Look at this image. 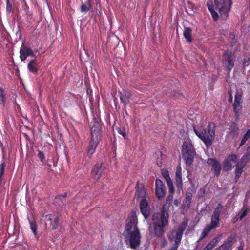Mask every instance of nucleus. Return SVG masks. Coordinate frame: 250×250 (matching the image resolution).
<instances>
[{"label": "nucleus", "mask_w": 250, "mask_h": 250, "mask_svg": "<svg viewBox=\"0 0 250 250\" xmlns=\"http://www.w3.org/2000/svg\"><path fill=\"white\" fill-rule=\"evenodd\" d=\"M235 241V235L231 234L228 239L224 242V244L227 245L230 248L234 242Z\"/></svg>", "instance_id": "30"}, {"label": "nucleus", "mask_w": 250, "mask_h": 250, "mask_svg": "<svg viewBox=\"0 0 250 250\" xmlns=\"http://www.w3.org/2000/svg\"><path fill=\"white\" fill-rule=\"evenodd\" d=\"M182 147V154L195 152L192 141L189 139L186 140L184 142Z\"/></svg>", "instance_id": "17"}, {"label": "nucleus", "mask_w": 250, "mask_h": 250, "mask_svg": "<svg viewBox=\"0 0 250 250\" xmlns=\"http://www.w3.org/2000/svg\"><path fill=\"white\" fill-rule=\"evenodd\" d=\"M247 159V156H243L241 159V161L239 163L237 164L235 169V176L236 178H239L241 176L242 171L243 168L246 165L247 162L245 160Z\"/></svg>", "instance_id": "18"}, {"label": "nucleus", "mask_w": 250, "mask_h": 250, "mask_svg": "<svg viewBox=\"0 0 250 250\" xmlns=\"http://www.w3.org/2000/svg\"><path fill=\"white\" fill-rule=\"evenodd\" d=\"M123 235L127 247L135 250L141 245V233L138 227V219L135 214L127 218Z\"/></svg>", "instance_id": "1"}, {"label": "nucleus", "mask_w": 250, "mask_h": 250, "mask_svg": "<svg viewBox=\"0 0 250 250\" xmlns=\"http://www.w3.org/2000/svg\"><path fill=\"white\" fill-rule=\"evenodd\" d=\"M229 97L228 101L229 102H232V99H233L232 95L230 91H229Z\"/></svg>", "instance_id": "46"}, {"label": "nucleus", "mask_w": 250, "mask_h": 250, "mask_svg": "<svg viewBox=\"0 0 250 250\" xmlns=\"http://www.w3.org/2000/svg\"><path fill=\"white\" fill-rule=\"evenodd\" d=\"M175 179L176 185L178 188L181 189L182 186V169L180 166L177 167L175 173Z\"/></svg>", "instance_id": "22"}, {"label": "nucleus", "mask_w": 250, "mask_h": 250, "mask_svg": "<svg viewBox=\"0 0 250 250\" xmlns=\"http://www.w3.org/2000/svg\"><path fill=\"white\" fill-rule=\"evenodd\" d=\"M249 58H245L243 61V65L244 66H247L249 65Z\"/></svg>", "instance_id": "42"}, {"label": "nucleus", "mask_w": 250, "mask_h": 250, "mask_svg": "<svg viewBox=\"0 0 250 250\" xmlns=\"http://www.w3.org/2000/svg\"><path fill=\"white\" fill-rule=\"evenodd\" d=\"M191 32L192 30L190 28H185L184 30V36L187 42H190L192 41Z\"/></svg>", "instance_id": "29"}, {"label": "nucleus", "mask_w": 250, "mask_h": 250, "mask_svg": "<svg viewBox=\"0 0 250 250\" xmlns=\"http://www.w3.org/2000/svg\"><path fill=\"white\" fill-rule=\"evenodd\" d=\"M100 140L90 138L88 144L87 148L86 149L87 156L90 158L94 153L96 148H97Z\"/></svg>", "instance_id": "14"}, {"label": "nucleus", "mask_w": 250, "mask_h": 250, "mask_svg": "<svg viewBox=\"0 0 250 250\" xmlns=\"http://www.w3.org/2000/svg\"><path fill=\"white\" fill-rule=\"evenodd\" d=\"M16 35L17 37H19V40H21V39L22 34H21V33L20 32L19 28L17 31V32L16 33Z\"/></svg>", "instance_id": "44"}, {"label": "nucleus", "mask_w": 250, "mask_h": 250, "mask_svg": "<svg viewBox=\"0 0 250 250\" xmlns=\"http://www.w3.org/2000/svg\"><path fill=\"white\" fill-rule=\"evenodd\" d=\"M28 70L33 73H36L39 69L38 63L36 59H32L27 65Z\"/></svg>", "instance_id": "23"}, {"label": "nucleus", "mask_w": 250, "mask_h": 250, "mask_svg": "<svg viewBox=\"0 0 250 250\" xmlns=\"http://www.w3.org/2000/svg\"><path fill=\"white\" fill-rule=\"evenodd\" d=\"M188 223V221L185 220L183 221L182 223L178 226V230L176 231L174 240L175 245L174 247H173V250H176L179 244L181 242L183 232L185 230Z\"/></svg>", "instance_id": "10"}, {"label": "nucleus", "mask_w": 250, "mask_h": 250, "mask_svg": "<svg viewBox=\"0 0 250 250\" xmlns=\"http://www.w3.org/2000/svg\"><path fill=\"white\" fill-rule=\"evenodd\" d=\"M172 203V196L168 195L166 203L163 205L160 212L154 213L152 217L153 233L155 236L162 238L164 234V229L168 225L169 214L168 210Z\"/></svg>", "instance_id": "2"}, {"label": "nucleus", "mask_w": 250, "mask_h": 250, "mask_svg": "<svg viewBox=\"0 0 250 250\" xmlns=\"http://www.w3.org/2000/svg\"><path fill=\"white\" fill-rule=\"evenodd\" d=\"M131 96V94L129 92L124 91L123 93H120V99L121 102L124 104L125 107L129 102Z\"/></svg>", "instance_id": "24"}, {"label": "nucleus", "mask_w": 250, "mask_h": 250, "mask_svg": "<svg viewBox=\"0 0 250 250\" xmlns=\"http://www.w3.org/2000/svg\"><path fill=\"white\" fill-rule=\"evenodd\" d=\"M242 95L237 93L235 95L234 102L233 104V110L235 113V120L239 119L242 109Z\"/></svg>", "instance_id": "8"}, {"label": "nucleus", "mask_w": 250, "mask_h": 250, "mask_svg": "<svg viewBox=\"0 0 250 250\" xmlns=\"http://www.w3.org/2000/svg\"><path fill=\"white\" fill-rule=\"evenodd\" d=\"M52 215H50V214L46 215V216L47 220H49V221H51V229L52 230H55L58 228L60 218H59V216H57L52 221Z\"/></svg>", "instance_id": "26"}, {"label": "nucleus", "mask_w": 250, "mask_h": 250, "mask_svg": "<svg viewBox=\"0 0 250 250\" xmlns=\"http://www.w3.org/2000/svg\"><path fill=\"white\" fill-rule=\"evenodd\" d=\"M200 120L196 125H193V130L196 135L203 141L206 146H210L214 139L215 136V124L210 122L207 127L204 129V126L206 121L202 116L199 117Z\"/></svg>", "instance_id": "3"}, {"label": "nucleus", "mask_w": 250, "mask_h": 250, "mask_svg": "<svg viewBox=\"0 0 250 250\" xmlns=\"http://www.w3.org/2000/svg\"><path fill=\"white\" fill-rule=\"evenodd\" d=\"M247 210L246 209H244L241 213V214L237 220H238V219L242 220L247 215Z\"/></svg>", "instance_id": "41"}, {"label": "nucleus", "mask_w": 250, "mask_h": 250, "mask_svg": "<svg viewBox=\"0 0 250 250\" xmlns=\"http://www.w3.org/2000/svg\"><path fill=\"white\" fill-rule=\"evenodd\" d=\"M102 136V127L98 120L94 117L91 123L90 138L101 140Z\"/></svg>", "instance_id": "6"}, {"label": "nucleus", "mask_w": 250, "mask_h": 250, "mask_svg": "<svg viewBox=\"0 0 250 250\" xmlns=\"http://www.w3.org/2000/svg\"><path fill=\"white\" fill-rule=\"evenodd\" d=\"M6 11L7 14H10L13 12L12 5L10 3L9 0H6Z\"/></svg>", "instance_id": "36"}, {"label": "nucleus", "mask_w": 250, "mask_h": 250, "mask_svg": "<svg viewBox=\"0 0 250 250\" xmlns=\"http://www.w3.org/2000/svg\"><path fill=\"white\" fill-rule=\"evenodd\" d=\"M1 88V87L0 86V88Z\"/></svg>", "instance_id": "55"}, {"label": "nucleus", "mask_w": 250, "mask_h": 250, "mask_svg": "<svg viewBox=\"0 0 250 250\" xmlns=\"http://www.w3.org/2000/svg\"><path fill=\"white\" fill-rule=\"evenodd\" d=\"M168 250H172V248L170 249H169Z\"/></svg>", "instance_id": "53"}, {"label": "nucleus", "mask_w": 250, "mask_h": 250, "mask_svg": "<svg viewBox=\"0 0 250 250\" xmlns=\"http://www.w3.org/2000/svg\"><path fill=\"white\" fill-rule=\"evenodd\" d=\"M156 164L159 167H161L162 166V162L161 160H159V159L157 160Z\"/></svg>", "instance_id": "48"}, {"label": "nucleus", "mask_w": 250, "mask_h": 250, "mask_svg": "<svg viewBox=\"0 0 250 250\" xmlns=\"http://www.w3.org/2000/svg\"><path fill=\"white\" fill-rule=\"evenodd\" d=\"M27 219L30 225V228L32 232L33 233L35 236H37V223L33 218H30V217H27Z\"/></svg>", "instance_id": "27"}, {"label": "nucleus", "mask_w": 250, "mask_h": 250, "mask_svg": "<svg viewBox=\"0 0 250 250\" xmlns=\"http://www.w3.org/2000/svg\"><path fill=\"white\" fill-rule=\"evenodd\" d=\"M6 102V95L3 89L0 88V104L4 106Z\"/></svg>", "instance_id": "31"}, {"label": "nucleus", "mask_w": 250, "mask_h": 250, "mask_svg": "<svg viewBox=\"0 0 250 250\" xmlns=\"http://www.w3.org/2000/svg\"><path fill=\"white\" fill-rule=\"evenodd\" d=\"M67 193H64L63 194L58 195L55 198L56 202H57L58 200L62 201L66 197Z\"/></svg>", "instance_id": "39"}, {"label": "nucleus", "mask_w": 250, "mask_h": 250, "mask_svg": "<svg viewBox=\"0 0 250 250\" xmlns=\"http://www.w3.org/2000/svg\"><path fill=\"white\" fill-rule=\"evenodd\" d=\"M130 1H132V0H130Z\"/></svg>", "instance_id": "54"}, {"label": "nucleus", "mask_w": 250, "mask_h": 250, "mask_svg": "<svg viewBox=\"0 0 250 250\" xmlns=\"http://www.w3.org/2000/svg\"><path fill=\"white\" fill-rule=\"evenodd\" d=\"M137 198L141 199H146V191L144 188L137 189Z\"/></svg>", "instance_id": "32"}, {"label": "nucleus", "mask_w": 250, "mask_h": 250, "mask_svg": "<svg viewBox=\"0 0 250 250\" xmlns=\"http://www.w3.org/2000/svg\"><path fill=\"white\" fill-rule=\"evenodd\" d=\"M207 163L211 166V169L214 171V174L218 176L220 174L221 169L220 162L215 159L210 158L207 160Z\"/></svg>", "instance_id": "16"}, {"label": "nucleus", "mask_w": 250, "mask_h": 250, "mask_svg": "<svg viewBox=\"0 0 250 250\" xmlns=\"http://www.w3.org/2000/svg\"><path fill=\"white\" fill-rule=\"evenodd\" d=\"M140 209L145 219L148 218L150 214V208L146 199H141L140 200Z\"/></svg>", "instance_id": "12"}, {"label": "nucleus", "mask_w": 250, "mask_h": 250, "mask_svg": "<svg viewBox=\"0 0 250 250\" xmlns=\"http://www.w3.org/2000/svg\"><path fill=\"white\" fill-rule=\"evenodd\" d=\"M207 6L214 20H217L218 18V14L217 12L214 10L213 0H209L207 3Z\"/></svg>", "instance_id": "25"}, {"label": "nucleus", "mask_w": 250, "mask_h": 250, "mask_svg": "<svg viewBox=\"0 0 250 250\" xmlns=\"http://www.w3.org/2000/svg\"><path fill=\"white\" fill-rule=\"evenodd\" d=\"M229 129L232 132L237 133L239 128L238 125L236 124L233 123L230 125Z\"/></svg>", "instance_id": "37"}, {"label": "nucleus", "mask_w": 250, "mask_h": 250, "mask_svg": "<svg viewBox=\"0 0 250 250\" xmlns=\"http://www.w3.org/2000/svg\"><path fill=\"white\" fill-rule=\"evenodd\" d=\"M222 209V205L221 204H218L217 207L215 208L213 214L211 216L210 224L208 225L205 227L201 234L200 240L204 238L212 229L216 228L219 226L220 222V214Z\"/></svg>", "instance_id": "4"}, {"label": "nucleus", "mask_w": 250, "mask_h": 250, "mask_svg": "<svg viewBox=\"0 0 250 250\" xmlns=\"http://www.w3.org/2000/svg\"><path fill=\"white\" fill-rule=\"evenodd\" d=\"M231 5V0H215V8L223 19L228 17Z\"/></svg>", "instance_id": "5"}, {"label": "nucleus", "mask_w": 250, "mask_h": 250, "mask_svg": "<svg viewBox=\"0 0 250 250\" xmlns=\"http://www.w3.org/2000/svg\"><path fill=\"white\" fill-rule=\"evenodd\" d=\"M155 194L159 200L164 198L166 195V188L164 184L160 179L155 180Z\"/></svg>", "instance_id": "11"}, {"label": "nucleus", "mask_w": 250, "mask_h": 250, "mask_svg": "<svg viewBox=\"0 0 250 250\" xmlns=\"http://www.w3.org/2000/svg\"><path fill=\"white\" fill-rule=\"evenodd\" d=\"M116 129L119 134L121 135L125 139L126 138V134L125 128L122 129L120 127H118Z\"/></svg>", "instance_id": "38"}, {"label": "nucleus", "mask_w": 250, "mask_h": 250, "mask_svg": "<svg viewBox=\"0 0 250 250\" xmlns=\"http://www.w3.org/2000/svg\"><path fill=\"white\" fill-rule=\"evenodd\" d=\"M192 195L189 192V190L187 191L186 194V197L185 200L183 201L182 208L184 211H187L190 206L191 203Z\"/></svg>", "instance_id": "21"}, {"label": "nucleus", "mask_w": 250, "mask_h": 250, "mask_svg": "<svg viewBox=\"0 0 250 250\" xmlns=\"http://www.w3.org/2000/svg\"><path fill=\"white\" fill-rule=\"evenodd\" d=\"M91 8L90 0H87L84 3H82L81 6V11L82 12L86 13Z\"/></svg>", "instance_id": "28"}, {"label": "nucleus", "mask_w": 250, "mask_h": 250, "mask_svg": "<svg viewBox=\"0 0 250 250\" xmlns=\"http://www.w3.org/2000/svg\"><path fill=\"white\" fill-rule=\"evenodd\" d=\"M223 65L230 72L234 66L235 57L229 51H226L223 55Z\"/></svg>", "instance_id": "7"}, {"label": "nucleus", "mask_w": 250, "mask_h": 250, "mask_svg": "<svg viewBox=\"0 0 250 250\" xmlns=\"http://www.w3.org/2000/svg\"><path fill=\"white\" fill-rule=\"evenodd\" d=\"M105 167L104 165L101 163H97L94 166L91 171V175L95 180H99Z\"/></svg>", "instance_id": "13"}, {"label": "nucleus", "mask_w": 250, "mask_h": 250, "mask_svg": "<svg viewBox=\"0 0 250 250\" xmlns=\"http://www.w3.org/2000/svg\"><path fill=\"white\" fill-rule=\"evenodd\" d=\"M238 250H243V248L241 246L238 247Z\"/></svg>", "instance_id": "49"}, {"label": "nucleus", "mask_w": 250, "mask_h": 250, "mask_svg": "<svg viewBox=\"0 0 250 250\" xmlns=\"http://www.w3.org/2000/svg\"><path fill=\"white\" fill-rule=\"evenodd\" d=\"M38 157L42 162H43L44 159V155L42 151H39L38 153Z\"/></svg>", "instance_id": "40"}, {"label": "nucleus", "mask_w": 250, "mask_h": 250, "mask_svg": "<svg viewBox=\"0 0 250 250\" xmlns=\"http://www.w3.org/2000/svg\"><path fill=\"white\" fill-rule=\"evenodd\" d=\"M171 239H172V238H171V237H170V236H169V240H171Z\"/></svg>", "instance_id": "52"}, {"label": "nucleus", "mask_w": 250, "mask_h": 250, "mask_svg": "<svg viewBox=\"0 0 250 250\" xmlns=\"http://www.w3.org/2000/svg\"><path fill=\"white\" fill-rule=\"evenodd\" d=\"M174 204H175L176 205H177V201H176V200H175V201H174Z\"/></svg>", "instance_id": "51"}, {"label": "nucleus", "mask_w": 250, "mask_h": 250, "mask_svg": "<svg viewBox=\"0 0 250 250\" xmlns=\"http://www.w3.org/2000/svg\"><path fill=\"white\" fill-rule=\"evenodd\" d=\"M218 240V238H214L207 245V246L203 249V250H210L212 249Z\"/></svg>", "instance_id": "33"}, {"label": "nucleus", "mask_w": 250, "mask_h": 250, "mask_svg": "<svg viewBox=\"0 0 250 250\" xmlns=\"http://www.w3.org/2000/svg\"><path fill=\"white\" fill-rule=\"evenodd\" d=\"M5 163L2 162L0 165V187L2 183V178L4 174V168H5Z\"/></svg>", "instance_id": "35"}, {"label": "nucleus", "mask_w": 250, "mask_h": 250, "mask_svg": "<svg viewBox=\"0 0 250 250\" xmlns=\"http://www.w3.org/2000/svg\"><path fill=\"white\" fill-rule=\"evenodd\" d=\"M205 190L204 189H200V190L199 191L198 194L199 195V196L202 197L205 194Z\"/></svg>", "instance_id": "45"}, {"label": "nucleus", "mask_w": 250, "mask_h": 250, "mask_svg": "<svg viewBox=\"0 0 250 250\" xmlns=\"http://www.w3.org/2000/svg\"><path fill=\"white\" fill-rule=\"evenodd\" d=\"M167 244V240H164L163 242L161 244V247L164 248Z\"/></svg>", "instance_id": "47"}, {"label": "nucleus", "mask_w": 250, "mask_h": 250, "mask_svg": "<svg viewBox=\"0 0 250 250\" xmlns=\"http://www.w3.org/2000/svg\"><path fill=\"white\" fill-rule=\"evenodd\" d=\"M226 247L227 248V249L228 250H229V249H230V248L227 245H226Z\"/></svg>", "instance_id": "50"}, {"label": "nucleus", "mask_w": 250, "mask_h": 250, "mask_svg": "<svg viewBox=\"0 0 250 250\" xmlns=\"http://www.w3.org/2000/svg\"><path fill=\"white\" fill-rule=\"evenodd\" d=\"M196 152H191L189 153L182 154L183 158L186 166H191L193 162Z\"/></svg>", "instance_id": "20"}, {"label": "nucleus", "mask_w": 250, "mask_h": 250, "mask_svg": "<svg viewBox=\"0 0 250 250\" xmlns=\"http://www.w3.org/2000/svg\"><path fill=\"white\" fill-rule=\"evenodd\" d=\"M226 247V245L223 243L218 248L216 249L215 250H228Z\"/></svg>", "instance_id": "43"}, {"label": "nucleus", "mask_w": 250, "mask_h": 250, "mask_svg": "<svg viewBox=\"0 0 250 250\" xmlns=\"http://www.w3.org/2000/svg\"><path fill=\"white\" fill-rule=\"evenodd\" d=\"M161 173L163 177L166 180L169 190V195L172 196V180L170 179L168 171L166 168H163L161 170Z\"/></svg>", "instance_id": "19"}, {"label": "nucleus", "mask_w": 250, "mask_h": 250, "mask_svg": "<svg viewBox=\"0 0 250 250\" xmlns=\"http://www.w3.org/2000/svg\"><path fill=\"white\" fill-rule=\"evenodd\" d=\"M20 59L21 61H24L28 57H35V54L33 51L30 48L24 46L23 44L20 50Z\"/></svg>", "instance_id": "15"}, {"label": "nucleus", "mask_w": 250, "mask_h": 250, "mask_svg": "<svg viewBox=\"0 0 250 250\" xmlns=\"http://www.w3.org/2000/svg\"><path fill=\"white\" fill-rule=\"evenodd\" d=\"M238 162L237 157L235 154L229 155L223 162V168L224 171H228L231 169L236 165Z\"/></svg>", "instance_id": "9"}, {"label": "nucleus", "mask_w": 250, "mask_h": 250, "mask_svg": "<svg viewBox=\"0 0 250 250\" xmlns=\"http://www.w3.org/2000/svg\"><path fill=\"white\" fill-rule=\"evenodd\" d=\"M250 137V129H249L247 131V132L244 134V135L243 136V137L241 140L240 146H242L243 145H244L245 144V143L246 142V141L248 140V139Z\"/></svg>", "instance_id": "34"}]
</instances>
